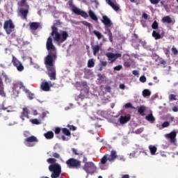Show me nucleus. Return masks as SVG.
<instances>
[{
  "mask_svg": "<svg viewBox=\"0 0 178 178\" xmlns=\"http://www.w3.org/2000/svg\"><path fill=\"white\" fill-rule=\"evenodd\" d=\"M122 69H123V66L119 65H117L115 67H114L113 70H116L117 72H119L120 70H122Z\"/></svg>",
  "mask_w": 178,
  "mask_h": 178,
  "instance_id": "a19ab883",
  "label": "nucleus"
},
{
  "mask_svg": "<svg viewBox=\"0 0 178 178\" xmlns=\"http://www.w3.org/2000/svg\"><path fill=\"white\" fill-rule=\"evenodd\" d=\"M130 158H134L136 156V152H133L132 153L129 154Z\"/></svg>",
  "mask_w": 178,
  "mask_h": 178,
  "instance_id": "69168bd1",
  "label": "nucleus"
},
{
  "mask_svg": "<svg viewBox=\"0 0 178 178\" xmlns=\"http://www.w3.org/2000/svg\"><path fill=\"white\" fill-rule=\"evenodd\" d=\"M169 99L170 101H176V95H173V94H171L170 96H169Z\"/></svg>",
  "mask_w": 178,
  "mask_h": 178,
  "instance_id": "37998d69",
  "label": "nucleus"
},
{
  "mask_svg": "<svg viewBox=\"0 0 178 178\" xmlns=\"http://www.w3.org/2000/svg\"><path fill=\"white\" fill-rule=\"evenodd\" d=\"M46 48L49 54L44 58V64L48 71L50 80H56V70L55 69V60L58 58L56 47L54 45L51 37L47 38Z\"/></svg>",
  "mask_w": 178,
  "mask_h": 178,
  "instance_id": "f257e3e1",
  "label": "nucleus"
},
{
  "mask_svg": "<svg viewBox=\"0 0 178 178\" xmlns=\"http://www.w3.org/2000/svg\"><path fill=\"white\" fill-rule=\"evenodd\" d=\"M81 86H82L83 87V91H85V92L86 94H88V91L90 90V88H88V85H87V82L86 81H82L81 83Z\"/></svg>",
  "mask_w": 178,
  "mask_h": 178,
  "instance_id": "b1692460",
  "label": "nucleus"
},
{
  "mask_svg": "<svg viewBox=\"0 0 178 178\" xmlns=\"http://www.w3.org/2000/svg\"><path fill=\"white\" fill-rule=\"evenodd\" d=\"M52 156L56 159H59V158H60V155L56 152L53 153Z\"/></svg>",
  "mask_w": 178,
  "mask_h": 178,
  "instance_id": "8fccbe9b",
  "label": "nucleus"
},
{
  "mask_svg": "<svg viewBox=\"0 0 178 178\" xmlns=\"http://www.w3.org/2000/svg\"><path fill=\"white\" fill-rule=\"evenodd\" d=\"M72 151L74 155H78V156H83V152H79L77 149L72 148Z\"/></svg>",
  "mask_w": 178,
  "mask_h": 178,
  "instance_id": "7c9ffc66",
  "label": "nucleus"
},
{
  "mask_svg": "<svg viewBox=\"0 0 178 178\" xmlns=\"http://www.w3.org/2000/svg\"><path fill=\"white\" fill-rule=\"evenodd\" d=\"M165 54L167 56H169L170 54V47H168L167 49H165Z\"/></svg>",
  "mask_w": 178,
  "mask_h": 178,
  "instance_id": "4d7b16f0",
  "label": "nucleus"
},
{
  "mask_svg": "<svg viewBox=\"0 0 178 178\" xmlns=\"http://www.w3.org/2000/svg\"><path fill=\"white\" fill-rule=\"evenodd\" d=\"M124 65L125 67H130V66H131L130 63H129L128 61H126L124 63Z\"/></svg>",
  "mask_w": 178,
  "mask_h": 178,
  "instance_id": "e2e57ef3",
  "label": "nucleus"
},
{
  "mask_svg": "<svg viewBox=\"0 0 178 178\" xmlns=\"http://www.w3.org/2000/svg\"><path fill=\"white\" fill-rule=\"evenodd\" d=\"M109 41L111 42H113V35L112 34V33L107 34Z\"/></svg>",
  "mask_w": 178,
  "mask_h": 178,
  "instance_id": "c03bdc74",
  "label": "nucleus"
},
{
  "mask_svg": "<svg viewBox=\"0 0 178 178\" xmlns=\"http://www.w3.org/2000/svg\"><path fill=\"white\" fill-rule=\"evenodd\" d=\"M29 97L30 98V99H33L34 98V94L29 92Z\"/></svg>",
  "mask_w": 178,
  "mask_h": 178,
  "instance_id": "0e129e2a",
  "label": "nucleus"
},
{
  "mask_svg": "<svg viewBox=\"0 0 178 178\" xmlns=\"http://www.w3.org/2000/svg\"><path fill=\"white\" fill-rule=\"evenodd\" d=\"M48 163H51L49 165V171L51 172V178H59L62 173V165L56 163V159L54 158H49L47 160Z\"/></svg>",
  "mask_w": 178,
  "mask_h": 178,
  "instance_id": "f03ea898",
  "label": "nucleus"
},
{
  "mask_svg": "<svg viewBox=\"0 0 178 178\" xmlns=\"http://www.w3.org/2000/svg\"><path fill=\"white\" fill-rule=\"evenodd\" d=\"M24 143H38V139L34 136L26 138Z\"/></svg>",
  "mask_w": 178,
  "mask_h": 178,
  "instance_id": "412c9836",
  "label": "nucleus"
},
{
  "mask_svg": "<svg viewBox=\"0 0 178 178\" xmlns=\"http://www.w3.org/2000/svg\"><path fill=\"white\" fill-rule=\"evenodd\" d=\"M152 37L155 38V40H161V34H159L158 32L153 31L152 32Z\"/></svg>",
  "mask_w": 178,
  "mask_h": 178,
  "instance_id": "c756f323",
  "label": "nucleus"
},
{
  "mask_svg": "<svg viewBox=\"0 0 178 178\" xmlns=\"http://www.w3.org/2000/svg\"><path fill=\"white\" fill-rule=\"evenodd\" d=\"M88 15L92 20H94L95 22H98V17H97L94 11H92V10H90L88 11Z\"/></svg>",
  "mask_w": 178,
  "mask_h": 178,
  "instance_id": "5701e85b",
  "label": "nucleus"
},
{
  "mask_svg": "<svg viewBox=\"0 0 178 178\" xmlns=\"http://www.w3.org/2000/svg\"><path fill=\"white\" fill-rule=\"evenodd\" d=\"M30 122L33 124H41V122H40V120H38V119H37V118L32 119V120H30Z\"/></svg>",
  "mask_w": 178,
  "mask_h": 178,
  "instance_id": "c9c22d12",
  "label": "nucleus"
},
{
  "mask_svg": "<svg viewBox=\"0 0 178 178\" xmlns=\"http://www.w3.org/2000/svg\"><path fill=\"white\" fill-rule=\"evenodd\" d=\"M92 49H93V54L97 55L99 52V49H101V47L99 45H92Z\"/></svg>",
  "mask_w": 178,
  "mask_h": 178,
  "instance_id": "bb28decb",
  "label": "nucleus"
},
{
  "mask_svg": "<svg viewBox=\"0 0 178 178\" xmlns=\"http://www.w3.org/2000/svg\"><path fill=\"white\" fill-rule=\"evenodd\" d=\"M102 22H103L104 24V27H111V26L113 24L111 19H109V17H108L106 15L102 16Z\"/></svg>",
  "mask_w": 178,
  "mask_h": 178,
  "instance_id": "ddd939ff",
  "label": "nucleus"
},
{
  "mask_svg": "<svg viewBox=\"0 0 178 178\" xmlns=\"http://www.w3.org/2000/svg\"><path fill=\"white\" fill-rule=\"evenodd\" d=\"M92 33L95 35L97 36V40H101L102 38H104V35H102V33H101V32H99L97 30H95L92 31Z\"/></svg>",
  "mask_w": 178,
  "mask_h": 178,
  "instance_id": "cd10ccee",
  "label": "nucleus"
},
{
  "mask_svg": "<svg viewBox=\"0 0 178 178\" xmlns=\"http://www.w3.org/2000/svg\"><path fill=\"white\" fill-rule=\"evenodd\" d=\"M143 97H149L151 95V91H149L148 89H145L143 91Z\"/></svg>",
  "mask_w": 178,
  "mask_h": 178,
  "instance_id": "473e14b6",
  "label": "nucleus"
},
{
  "mask_svg": "<svg viewBox=\"0 0 178 178\" xmlns=\"http://www.w3.org/2000/svg\"><path fill=\"white\" fill-rule=\"evenodd\" d=\"M3 29L8 35L12 34L15 31V24L12 19H8L4 22Z\"/></svg>",
  "mask_w": 178,
  "mask_h": 178,
  "instance_id": "6e6552de",
  "label": "nucleus"
},
{
  "mask_svg": "<svg viewBox=\"0 0 178 178\" xmlns=\"http://www.w3.org/2000/svg\"><path fill=\"white\" fill-rule=\"evenodd\" d=\"M26 0H21V1L19 2V6L26 7V6L27 5V3H26Z\"/></svg>",
  "mask_w": 178,
  "mask_h": 178,
  "instance_id": "de8ad7c7",
  "label": "nucleus"
},
{
  "mask_svg": "<svg viewBox=\"0 0 178 178\" xmlns=\"http://www.w3.org/2000/svg\"><path fill=\"white\" fill-rule=\"evenodd\" d=\"M65 163L69 169H80L81 168V161L74 158L69 159Z\"/></svg>",
  "mask_w": 178,
  "mask_h": 178,
  "instance_id": "423d86ee",
  "label": "nucleus"
},
{
  "mask_svg": "<svg viewBox=\"0 0 178 178\" xmlns=\"http://www.w3.org/2000/svg\"><path fill=\"white\" fill-rule=\"evenodd\" d=\"M173 112H178V107L177 106H174L172 108Z\"/></svg>",
  "mask_w": 178,
  "mask_h": 178,
  "instance_id": "774afa93",
  "label": "nucleus"
},
{
  "mask_svg": "<svg viewBox=\"0 0 178 178\" xmlns=\"http://www.w3.org/2000/svg\"><path fill=\"white\" fill-rule=\"evenodd\" d=\"M100 65L103 66V67H106L108 65V62L104 61V60H100Z\"/></svg>",
  "mask_w": 178,
  "mask_h": 178,
  "instance_id": "3c124183",
  "label": "nucleus"
},
{
  "mask_svg": "<svg viewBox=\"0 0 178 178\" xmlns=\"http://www.w3.org/2000/svg\"><path fill=\"white\" fill-rule=\"evenodd\" d=\"M20 90H26V87H24V85L22 82H16L13 88V92L15 97H17L20 94Z\"/></svg>",
  "mask_w": 178,
  "mask_h": 178,
  "instance_id": "1a4fd4ad",
  "label": "nucleus"
},
{
  "mask_svg": "<svg viewBox=\"0 0 178 178\" xmlns=\"http://www.w3.org/2000/svg\"><path fill=\"white\" fill-rule=\"evenodd\" d=\"M40 87L43 91H49L51 87H52V84L51 82H42Z\"/></svg>",
  "mask_w": 178,
  "mask_h": 178,
  "instance_id": "2eb2a0df",
  "label": "nucleus"
},
{
  "mask_svg": "<svg viewBox=\"0 0 178 178\" xmlns=\"http://www.w3.org/2000/svg\"><path fill=\"white\" fill-rule=\"evenodd\" d=\"M12 63L15 67L17 68V70L18 72H23L24 70V66H23V64L22 62H20L15 56H13V59H12Z\"/></svg>",
  "mask_w": 178,
  "mask_h": 178,
  "instance_id": "9b49d317",
  "label": "nucleus"
},
{
  "mask_svg": "<svg viewBox=\"0 0 178 178\" xmlns=\"http://www.w3.org/2000/svg\"><path fill=\"white\" fill-rule=\"evenodd\" d=\"M81 158H83V163H85V165L86 163H88V161H88V159H87V157H86V156L84 155V153H83L82 156H79V159H81Z\"/></svg>",
  "mask_w": 178,
  "mask_h": 178,
  "instance_id": "e433bc0d",
  "label": "nucleus"
},
{
  "mask_svg": "<svg viewBox=\"0 0 178 178\" xmlns=\"http://www.w3.org/2000/svg\"><path fill=\"white\" fill-rule=\"evenodd\" d=\"M55 134H59L60 133V128L56 127L54 131Z\"/></svg>",
  "mask_w": 178,
  "mask_h": 178,
  "instance_id": "bf43d9fd",
  "label": "nucleus"
},
{
  "mask_svg": "<svg viewBox=\"0 0 178 178\" xmlns=\"http://www.w3.org/2000/svg\"><path fill=\"white\" fill-rule=\"evenodd\" d=\"M83 169L88 173V175H94L97 173V166L92 163V161H88L83 165Z\"/></svg>",
  "mask_w": 178,
  "mask_h": 178,
  "instance_id": "0eeeda50",
  "label": "nucleus"
},
{
  "mask_svg": "<svg viewBox=\"0 0 178 178\" xmlns=\"http://www.w3.org/2000/svg\"><path fill=\"white\" fill-rule=\"evenodd\" d=\"M51 35L53 37L54 40L56 41V44H63L65 42L67 38L69 37V33L66 31H61L58 32V27L51 26Z\"/></svg>",
  "mask_w": 178,
  "mask_h": 178,
  "instance_id": "7ed1b4c3",
  "label": "nucleus"
},
{
  "mask_svg": "<svg viewBox=\"0 0 178 178\" xmlns=\"http://www.w3.org/2000/svg\"><path fill=\"white\" fill-rule=\"evenodd\" d=\"M105 90L106 91H108V92H111V90H112V88H111V86H106Z\"/></svg>",
  "mask_w": 178,
  "mask_h": 178,
  "instance_id": "338daca9",
  "label": "nucleus"
},
{
  "mask_svg": "<svg viewBox=\"0 0 178 178\" xmlns=\"http://www.w3.org/2000/svg\"><path fill=\"white\" fill-rule=\"evenodd\" d=\"M145 119L146 120H147V122H149L150 123H154V122H155V118L154 117V115H152V113L147 115L145 117Z\"/></svg>",
  "mask_w": 178,
  "mask_h": 178,
  "instance_id": "a878e982",
  "label": "nucleus"
},
{
  "mask_svg": "<svg viewBox=\"0 0 178 178\" xmlns=\"http://www.w3.org/2000/svg\"><path fill=\"white\" fill-rule=\"evenodd\" d=\"M139 80L141 83H145L147 81V77L145 76H141Z\"/></svg>",
  "mask_w": 178,
  "mask_h": 178,
  "instance_id": "a18cd8bd",
  "label": "nucleus"
},
{
  "mask_svg": "<svg viewBox=\"0 0 178 178\" xmlns=\"http://www.w3.org/2000/svg\"><path fill=\"white\" fill-rule=\"evenodd\" d=\"M6 111L10 113H12V112H15V108L12 106H9L8 107L6 108Z\"/></svg>",
  "mask_w": 178,
  "mask_h": 178,
  "instance_id": "4c0bfd02",
  "label": "nucleus"
},
{
  "mask_svg": "<svg viewBox=\"0 0 178 178\" xmlns=\"http://www.w3.org/2000/svg\"><path fill=\"white\" fill-rule=\"evenodd\" d=\"M44 136L47 140H51V138H54V132L49 131L47 133L44 134Z\"/></svg>",
  "mask_w": 178,
  "mask_h": 178,
  "instance_id": "393cba45",
  "label": "nucleus"
},
{
  "mask_svg": "<svg viewBox=\"0 0 178 178\" xmlns=\"http://www.w3.org/2000/svg\"><path fill=\"white\" fill-rule=\"evenodd\" d=\"M171 50H172V52L174 54V55H177L178 51H177V49L175 47V46L172 47Z\"/></svg>",
  "mask_w": 178,
  "mask_h": 178,
  "instance_id": "49530a36",
  "label": "nucleus"
},
{
  "mask_svg": "<svg viewBox=\"0 0 178 178\" xmlns=\"http://www.w3.org/2000/svg\"><path fill=\"white\" fill-rule=\"evenodd\" d=\"M111 26H104V34H111V33H112V31H111Z\"/></svg>",
  "mask_w": 178,
  "mask_h": 178,
  "instance_id": "58836bf2",
  "label": "nucleus"
},
{
  "mask_svg": "<svg viewBox=\"0 0 178 178\" xmlns=\"http://www.w3.org/2000/svg\"><path fill=\"white\" fill-rule=\"evenodd\" d=\"M0 95L1 97H6V93L3 90V81H2V77L0 76Z\"/></svg>",
  "mask_w": 178,
  "mask_h": 178,
  "instance_id": "6ab92c4d",
  "label": "nucleus"
},
{
  "mask_svg": "<svg viewBox=\"0 0 178 178\" xmlns=\"http://www.w3.org/2000/svg\"><path fill=\"white\" fill-rule=\"evenodd\" d=\"M106 56L108 57V60L110 61V63H113L116 62V60L118 58H122V54L120 53L113 54L112 52H108L106 54Z\"/></svg>",
  "mask_w": 178,
  "mask_h": 178,
  "instance_id": "9d476101",
  "label": "nucleus"
},
{
  "mask_svg": "<svg viewBox=\"0 0 178 178\" xmlns=\"http://www.w3.org/2000/svg\"><path fill=\"white\" fill-rule=\"evenodd\" d=\"M124 106L127 109H129V108H133V106H131V103H127Z\"/></svg>",
  "mask_w": 178,
  "mask_h": 178,
  "instance_id": "052dcab7",
  "label": "nucleus"
},
{
  "mask_svg": "<svg viewBox=\"0 0 178 178\" xmlns=\"http://www.w3.org/2000/svg\"><path fill=\"white\" fill-rule=\"evenodd\" d=\"M149 1L153 5H157V3H159V2H161V0H149Z\"/></svg>",
  "mask_w": 178,
  "mask_h": 178,
  "instance_id": "603ef678",
  "label": "nucleus"
},
{
  "mask_svg": "<svg viewBox=\"0 0 178 178\" xmlns=\"http://www.w3.org/2000/svg\"><path fill=\"white\" fill-rule=\"evenodd\" d=\"M162 23H167V24H175V22L169 15H166L161 19Z\"/></svg>",
  "mask_w": 178,
  "mask_h": 178,
  "instance_id": "f3484780",
  "label": "nucleus"
},
{
  "mask_svg": "<svg viewBox=\"0 0 178 178\" xmlns=\"http://www.w3.org/2000/svg\"><path fill=\"white\" fill-rule=\"evenodd\" d=\"M130 120V115H124V116H121L120 118V123L121 124H124L125 123H127Z\"/></svg>",
  "mask_w": 178,
  "mask_h": 178,
  "instance_id": "4be33fe9",
  "label": "nucleus"
},
{
  "mask_svg": "<svg viewBox=\"0 0 178 178\" xmlns=\"http://www.w3.org/2000/svg\"><path fill=\"white\" fill-rule=\"evenodd\" d=\"M149 149L150 151L151 155H155V154H156V151L158 150L156 146L152 145L149 146Z\"/></svg>",
  "mask_w": 178,
  "mask_h": 178,
  "instance_id": "c85d7f7f",
  "label": "nucleus"
},
{
  "mask_svg": "<svg viewBox=\"0 0 178 178\" xmlns=\"http://www.w3.org/2000/svg\"><path fill=\"white\" fill-rule=\"evenodd\" d=\"M29 108H27V107H24L22 108V112L21 113L20 115V119H22V120H24V118H26V119H29Z\"/></svg>",
  "mask_w": 178,
  "mask_h": 178,
  "instance_id": "dca6fc26",
  "label": "nucleus"
},
{
  "mask_svg": "<svg viewBox=\"0 0 178 178\" xmlns=\"http://www.w3.org/2000/svg\"><path fill=\"white\" fill-rule=\"evenodd\" d=\"M29 8L30 7L29 6V4H26L25 6V8H20L19 13L21 15V17L22 19H23V20H27V15H29Z\"/></svg>",
  "mask_w": 178,
  "mask_h": 178,
  "instance_id": "f8f14e48",
  "label": "nucleus"
},
{
  "mask_svg": "<svg viewBox=\"0 0 178 178\" xmlns=\"http://www.w3.org/2000/svg\"><path fill=\"white\" fill-rule=\"evenodd\" d=\"M0 111H6V107H5V103L0 104Z\"/></svg>",
  "mask_w": 178,
  "mask_h": 178,
  "instance_id": "6e6d98bb",
  "label": "nucleus"
},
{
  "mask_svg": "<svg viewBox=\"0 0 178 178\" xmlns=\"http://www.w3.org/2000/svg\"><path fill=\"white\" fill-rule=\"evenodd\" d=\"M62 131L65 134V136H72L70 131H69V129H67V128H63Z\"/></svg>",
  "mask_w": 178,
  "mask_h": 178,
  "instance_id": "72a5a7b5",
  "label": "nucleus"
},
{
  "mask_svg": "<svg viewBox=\"0 0 178 178\" xmlns=\"http://www.w3.org/2000/svg\"><path fill=\"white\" fill-rule=\"evenodd\" d=\"M158 27H159L158 22L156 21H154L152 24V29H153L154 30H156Z\"/></svg>",
  "mask_w": 178,
  "mask_h": 178,
  "instance_id": "ea45409f",
  "label": "nucleus"
},
{
  "mask_svg": "<svg viewBox=\"0 0 178 178\" xmlns=\"http://www.w3.org/2000/svg\"><path fill=\"white\" fill-rule=\"evenodd\" d=\"M107 3L113 8L115 10V12H118V10H119L120 8L119 6H118L117 3H114L112 2L111 0H106Z\"/></svg>",
  "mask_w": 178,
  "mask_h": 178,
  "instance_id": "aec40b11",
  "label": "nucleus"
},
{
  "mask_svg": "<svg viewBox=\"0 0 178 178\" xmlns=\"http://www.w3.org/2000/svg\"><path fill=\"white\" fill-rule=\"evenodd\" d=\"M60 21L56 20V22L52 26V27H56V26H60Z\"/></svg>",
  "mask_w": 178,
  "mask_h": 178,
  "instance_id": "13d9d810",
  "label": "nucleus"
},
{
  "mask_svg": "<svg viewBox=\"0 0 178 178\" xmlns=\"http://www.w3.org/2000/svg\"><path fill=\"white\" fill-rule=\"evenodd\" d=\"M145 106H141L138 109V113L141 115L142 116H144V112H145Z\"/></svg>",
  "mask_w": 178,
  "mask_h": 178,
  "instance_id": "2f4dec72",
  "label": "nucleus"
},
{
  "mask_svg": "<svg viewBox=\"0 0 178 178\" xmlns=\"http://www.w3.org/2000/svg\"><path fill=\"white\" fill-rule=\"evenodd\" d=\"M177 136V133L176 131H172L170 134H166V138H170V143H176V136Z\"/></svg>",
  "mask_w": 178,
  "mask_h": 178,
  "instance_id": "4468645a",
  "label": "nucleus"
},
{
  "mask_svg": "<svg viewBox=\"0 0 178 178\" xmlns=\"http://www.w3.org/2000/svg\"><path fill=\"white\" fill-rule=\"evenodd\" d=\"M95 66V63H94V60L90 59L88 61V67H94Z\"/></svg>",
  "mask_w": 178,
  "mask_h": 178,
  "instance_id": "f704fd0d",
  "label": "nucleus"
},
{
  "mask_svg": "<svg viewBox=\"0 0 178 178\" xmlns=\"http://www.w3.org/2000/svg\"><path fill=\"white\" fill-rule=\"evenodd\" d=\"M67 127H68L69 130H72V131H76V127L70 124H67Z\"/></svg>",
  "mask_w": 178,
  "mask_h": 178,
  "instance_id": "79ce46f5",
  "label": "nucleus"
},
{
  "mask_svg": "<svg viewBox=\"0 0 178 178\" xmlns=\"http://www.w3.org/2000/svg\"><path fill=\"white\" fill-rule=\"evenodd\" d=\"M31 30H37L41 27V24L40 22H31L29 24Z\"/></svg>",
  "mask_w": 178,
  "mask_h": 178,
  "instance_id": "a211bd4d",
  "label": "nucleus"
},
{
  "mask_svg": "<svg viewBox=\"0 0 178 178\" xmlns=\"http://www.w3.org/2000/svg\"><path fill=\"white\" fill-rule=\"evenodd\" d=\"M118 158V152L115 150H111L110 155L108 157V155L105 154L101 159H100V164L101 165H105L106 162H111V163H113V162H115V160Z\"/></svg>",
  "mask_w": 178,
  "mask_h": 178,
  "instance_id": "20e7f679",
  "label": "nucleus"
},
{
  "mask_svg": "<svg viewBox=\"0 0 178 178\" xmlns=\"http://www.w3.org/2000/svg\"><path fill=\"white\" fill-rule=\"evenodd\" d=\"M69 6L71 8L72 11L75 13V15H78L79 16H81L84 19H87L88 17V14L86 13V11L81 10L80 8L74 6L73 3V0H70L68 1Z\"/></svg>",
  "mask_w": 178,
  "mask_h": 178,
  "instance_id": "39448f33",
  "label": "nucleus"
},
{
  "mask_svg": "<svg viewBox=\"0 0 178 178\" xmlns=\"http://www.w3.org/2000/svg\"><path fill=\"white\" fill-rule=\"evenodd\" d=\"M48 111H43L42 113V117L41 119H45V118L47 117V115H48Z\"/></svg>",
  "mask_w": 178,
  "mask_h": 178,
  "instance_id": "5fc2aeb1",
  "label": "nucleus"
},
{
  "mask_svg": "<svg viewBox=\"0 0 178 178\" xmlns=\"http://www.w3.org/2000/svg\"><path fill=\"white\" fill-rule=\"evenodd\" d=\"M169 122H164L163 124H162V127L163 129H165V127H169Z\"/></svg>",
  "mask_w": 178,
  "mask_h": 178,
  "instance_id": "864d4df0",
  "label": "nucleus"
},
{
  "mask_svg": "<svg viewBox=\"0 0 178 178\" xmlns=\"http://www.w3.org/2000/svg\"><path fill=\"white\" fill-rule=\"evenodd\" d=\"M116 159H118V161H121V162H124V161H126V159H124V156H117Z\"/></svg>",
  "mask_w": 178,
  "mask_h": 178,
  "instance_id": "09e8293b",
  "label": "nucleus"
},
{
  "mask_svg": "<svg viewBox=\"0 0 178 178\" xmlns=\"http://www.w3.org/2000/svg\"><path fill=\"white\" fill-rule=\"evenodd\" d=\"M84 26H86L87 27H91V24L88 22L84 21L83 23Z\"/></svg>",
  "mask_w": 178,
  "mask_h": 178,
  "instance_id": "680f3d73",
  "label": "nucleus"
}]
</instances>
